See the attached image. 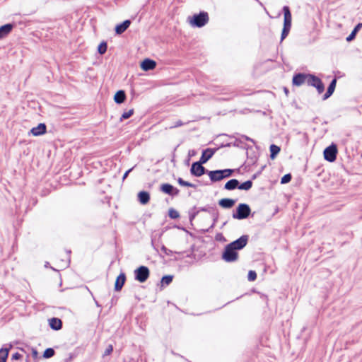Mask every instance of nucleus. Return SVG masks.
<instances>
[{"mask_svg": "<svg viewBox=\"0 0 362 362\" xmlns=\"http://www.w3.org/2000/svg\"><path fill=\"white\" fill-rule=\"evenodd\" d=\"M107 43L105 42H102L98 47V52L100 54H105L107 51Z\"/></svg>", "mask_w": 362, "mask_h": 362, "instance_id": "32", "label": "nucleus"}, {"mask_svg": "<svg viewBox=\"0 0 362 362\" xmlns=\"http://www.w3.org/2000/svg\"><path fill=\"white\" fill-rule=\"evenodd\" d=\"M291 174H286L284 175L282 177H281V184H286V183H288L291 180Z\"/></svg>", "mask_w": 362, "mask_h": 362, "instance_id": "35", "label": "nucleus"}, {"mask_svg": "<svg viewBox=\"0 0 362 362\" xmlns=\"http://www.w3.org/2000/svg\"><path fill=\"white\" fill-rule=\"evenodd\" d=\"M133 168H130L127 171H126V173L124 174L123 177H122V179L124 180L127 177L129 173L132 170Z\"/></svg>", "mask_w": 362, "mask_h": 362, "instance_id": "43", "label": "nucleus"}, {"mask_svg": "<svg viewBox=\"0 0 362 362\" xmlns=\"http://www.w3.org/2000/svg\"><path fill=\"white\" fill-rule=\"evenodd\" d=\"M241 138L243 139L246 140V141H251L252 144H255V141L252 139H251V138H250V137H248V136H247L245 135H241Z\"/></svg>", "mask_w": 362, "mask_h": 362, "instance_id": "41", "label": "nucleus"}, {"mask_svg": "<svg viewBox=\"0 0 362 362\" xmlns=\"http://www.w3.org/2000/svg\"><path fill=\"white\" fill-rule=\"evenodd\" d=\"M247 279L250 281H253L257 279V274L255 271L250 270L248 272Z\"/></svg>", "mask_w": 362, "mask_h": 362, "instance_id": "36", "label": "nucleus"}, {"mask_svg": "<svg viewBox=\"0 0 362 362\" xmlns=\"http://www.w3.org/2000/svg\"><path fill=\"white\" fill-rule=\"evenodd\" d=\"M362 28V23H358L356 25V26L354 28L351 34L346 37V41L350 42L352 40H354L356 37V33L358 32V30Z\"/></svg>", "mask_w": 362, "mask_h": 362, "instance_id": "25", "label": "nucleus"}, {"mask_svg": "<svg viewBox=\"0 0 362 362\" xmlns=\"http://www.w3.org/2000/svg\"><path fill=\"white\" fill-rule=\"evenodd\" d=\"M235 203V200L229 199V198H224L221 199L218 202V204L225 209H230L234 206Z\"/></svg>", "mask_w": 362, "mask_h": 362, "instance_id": "20", "label": "nucleus"}, {"mask_svg": "<svg viewBox=\"0 0 362 362\" xmlns=\"http://www.w3.org/2000/svg\"><path fill=\"white\" fill-rule=\"evenodd\" d=\"M112 351H113V346L112 345H109L107 347V349H105L104 355L105 356L109 355L112 353Z\"/></svg>", "mask_w": 362, "mask_h": 362, "instance_id": "38", "label": "nucleus"}, {"mask_svg": "<svg viewBox=\"0 0 362 362\" xmlns=\"http://www.w3.org/2000/svg\"><path fill=\"white\" fill-rule=\"evenodd\" d=\"M232 173L233 170L224 169L207 171V175H209L211 181L215 182L220 181L224 178L229 177L231 175Z\"/></svg>", "mask_w": 362, "mask_h": 362, "instance_id": "2", "label": "nucleus"}, {"mask_svg": "<svg viewBox=\"0 0 362 362\" xmlns=\"http://www.w3.org/2000/svg\"><path fill=\"white\" fill-rule=\"evenodd\" d=\"M8 349L2 348L0 349V362H6L8 357Z\"/></svg>", "mask_w": 362, "mask_h": 362, "instance_id": "28", "label": "nucleus"}, {"mask_svg": "<svg viewBox=\"0 0 362 362\" xmlns=\"http://www.w3.org/2000/svg\"><path fill=\"white\" fill-rule=\"evenodd\" d=\"M177 180V182L179 183V185H180L181 186H184V187H194L195 188L196 187V185L191 183V182H187V181H185L181 177H178V179Z\"/></svg>", "mask_w": 362, "mask_h": 362, "instance_id": "30", "label": "nucleus"}, {"mask_svg": "<svg viewBox=\"0 0 362 362\" xmlns=\"http://www.w3.org/2000/svg\"><path fill=\"white\" fill-rule=\"evenodd\" d=\"M200 211H208V209H207L206 208L204 207V208H202V209H200Z\"/></svg>", "mask_w": 362, "mask_h": 362, "instance_id": "44", "label": "nucleus"}, {"mask_svg": "<svg viewBox=\"0 0 362 362\" xmlns=\"http://www.w3.org/2000/svg\"><path fill=\"white\" fill-rule=\"evenodd\" d=\"M198 213H199V211H194L189 212V220L192 221L196 217V216L198 214Z\"/></svg>", "mask_w": 362, "mask_h": 362, "instance_id": "40", "label": "nucleus"}, {"mask_svg": "<svg viewBox=\"0 0 362 362\" xmlns=\"http://www.w3.org/2000/svg\"><path fill=\"white\" fill-rule=\"evenodd\" d=\"M248 240L249 236L247 235H243L236 240L228 244V245L230 246L233 249H234L236 251L240 250L246 246Z\"/></svg>", "mask_w": 362, "mask_h": 362, "instance_id": "8", "label": "nucleus"}, {"mask_svg": "<svg viewBox=\"0 0 362 362\" xmlns=\"http://www.w3.org/2000/svg\"><path fill=\"white\" fill-rule=\"evenodd\" d=\"M54 350L52 348H47L45 349L43 354V357L45 358H49L52 357L54 355Z\"/></svg>", "mask_w": 362, "mask_h": 362, "instance_id": "31", "label": "nucleus"}, {"mask_svg": "<svg viewBox=\"0 0 362 362\" xmlns=\"http://www.w3.org/2000/svg\"><path fill=\"white\" fill-rule=\"evenodd\" d=\"M239 181L237 179H231L228 180L224 186V188L227 190H233L238 188Z\"/></svg>", "mask_w": 362, "mask_h": 362, "instance_id": "23", "label": "nucleus"}, {"mask_svg": "<svg viewBox=\"0 0 362 362\" xmlns=\"http://www.w3.org/2000/svg\"><path fill=\"white\" fill-rule=\"evenodd\" d=\"M161 250L166 255H168V256H171L173 253V252L169 249H168L167 247H165L164 245L162 246L161 247Z\"/></svg>", "mask_w": 362, "mask_h": 362, "instance_id": "37", "label": "nucleus"}, {"mask_svg": "<svg viewBox=\"0 0 362 362\" xmlns=\"http://www.w3.org/2000/svg\"><path fill=\"white\" fill-rule=\"evenodd\" d=\"M222 259L226 262H234L238 259V253L227 245L222 253Z\"/></svg>", "mask_w": 362, "mask_h": 362, "instance_id": "4", "label": "nucleus"}, {"mask_svg": "<svg viewBox=\"0 0 362 362\" xmlns=\"http://www.w3.org/2000/svg\"><path fill=\"white\" fill-rule=\"evenodd\" d=\"M215 151L216 150L212 148H206L204 150L199 159L201 163H206L214 156Z\"/></svg>", "mask_w": 362, "mask_h": 362, "instance_id": "13", "label": "nucleus"}, {"mask_svg": "<svg viewBox=\"0 0 362 362\" xmlns=\"http://www.w3.org/2000/svg\"><path fill=\"white\" fill-rule=\"evenodd\" d=\"M47 127L45 124L40 123L37 127H33L30 130V133L35 136H40L46 133Z\"/></svg>", "mask_w": 362, "mask_h": 362, "instance_id": "14", "label": "nucleus"}, {"mask_svg": "<svg viewBox=\"0 0 362 362\" xmlns=\"http://www.w3.org/2000/svg\"><path fill=\"white\" fill-rule=\"evenodd\" d=\"M156 66L155 61L150 59H145L141 64V67L144 71H149L153 69Z\"/></svg>", "mask_w": 362, "mask_h": 362, "instance_id": "15", "label": "nucleus"}, {"mask_svg": "<svg viewBox=\"0 0 362 362\" xmlns=\"http://www.w3.org/2000/svg\"><path fill=\"white\" fill-rule=\"evenodd\" d=\"M134 113V110L132 109V110H129V111L127 112H124L122 115V117L120 118V120H123V119H128Z\"/></svg>", "mask_w": 362, "mask_h": 362, "instance_id": "34", "label": "nucleus"}, {"mask_svg": "<svg viewBox=\"0 0 362 362\" xmlns=\"http://www.w3.org/2000/svg\"><path fill=\"white\" fill-rule=\"evenodd\" d=\"M209 21V15L206 12L202 11L199 14H195L191 21V23L198 28H201L206 25Z\"/></svg>", "mask_w": 362, "mask_h": 362, "instance_id": "5", "label": "nucleus"}, {"mask_svg": "<svg viewBox=\"0 0 362 362\" xmlns=\"http://www.w3.org/2000/svg\"><path fill=\"white\" fill-rule=\"evenodd\" d=\"M160 189L163 193L171 196H177L180 193V190L178 189L168 183L162 184L160 187Z\"/></svg>", "mask_w": 362, "mask_h": 362, "instance_id": "11", "label": "nucleus"}, {"mask_svg": "<svg viewBox=\"0 0 362 362\" xmlns=\"http://www.w3.org/2000/svg\"><path fill=\"white\" fill-rule=\"evenodd\" d=\"M252 186V182L247 180L242 184H238V189L242 190H249Z\"/></svg>", "mask_w": 362, "mask_h": 362, "instance_id": "27", "label": "nucleus"}, {"mask_svg": "<svg viewBox=\"0 0 362 362\" xmlns=\"http://www.w3.org/2000/svg\"><path fill=\"white\" fill-rule=\"evenodd\" d=\"M13 25L11 23L0 27V40L6 37L12 30Z\"/></svg>", "mask_w": 362, "mask_h": 362, "instance_id": "18", "label": "nucleus"}, {"mask_svg": "<svg viewBox=\"0 0 362 362\" xmlns=\"http://www.w3.org/2000/svg\"><path fill=\"white\" fill-rule=\"evenodd\" d=\"M200 161L194 162L192 163L190 169V173L192 175L200 177L205 173H207V170L202 165Z\"/></svg>", "mask_w": 362, "mask_h": 362, "instance_id": "10", "label": "nucleus"}, {"mask_svg": "<svg viewBox=\"0 0 362 362\" xmlns=\"http://www.w3.org/2000/svg\"><path fill=\"white\" fill-rule=\"evenodd\" d=\"M173 276L166 275L161 279L162 286H168L173 281Z\"/></svg>", "mask_w": 362, "mask_h": 362, "instance_id": "29", "label": "nucleus"}, {"mask_svg": "<svg viewBox=\"0 0 362 362\" xmlns=\"http://www.w3.org/2000/svg\"><path fill=\"white\" fill-rule=\"evenodd\" d=\"M336 84H337V79L334 78L331 81V83H329V87H328V88L327 90V92L323 95V100L327 99L328 98H329L332 95V93L334 91V89H335V87H336Z\"/></svg>", "mask_w": 362, "mask_h": 362, "instance_id": "22", "label": "nucleus"}, {"mask_svg": "<svg viewBox=\"0 0 362 362\" xmlns=\"http://www.w3.org/2000/svg\"><path fill=\"white\" fill-rule=\"evenodd\" d=\"M126 281V276L124 273H121L117 278L115 284V290L116 291H120Z\"/></svg>", "mask_w": 362, "mask_h": 362, "instance_id": "16", "label": "nucleus"}, {"mask_svg": "<svg viewBox=\"0 0 362 362\" xmlns=\"http://www.w3.org/2000/svg\"><path fill=\"white\" fill-rule=\"evenodd\" d=\"M270 157L271 158L274 159L276 155L279 153L280 151V147H279L278 146L275 145V144H272L270 146Z\"/></svg>", "mask_w": 362, "mask_h": 362, "instance_id": "26", "label": "nucleus"}, {"mask_svg": "<svg viewBox=\"0 0 362 362\" xmlns=\"http://www.w3.org/2000/svg\"><path fill=\"white\" fill-rule=\"evenodd\" d=\"M23 357L22 354H19L18 352H16L12 355V360H18Z\"/></svg>", "mask_w": 362, "mask_h": 362, "instance_id": "39", "label": "nucleus"}, {"mask_svg": "<svg viewBox=\"0 0 362 362\" xmlns=\"http://www.w3.org/2000/svg\"><path fill=\"white\" fill-rule=\"evenodd\" d=\"M307 84L316 88L320 94L325 90V86L320 78L314 75L308 74Z\"/></svg>", "mask_w": 362, "mask_h": 362, "instance_id": "7", "label": "nucleus"}, {"mask_svg": "<svg viewBox=\"0 0 362 362\" xmlns=\"http://www.w3.org/2000/svg\"><path fill=\"white\" fill-rule=\"evenodd\" d=\"M49 325L54 330H59L62 327V322L60 319L52 317L49 320Z\"/></svg>", "mask_w": 362, "mask_h": 362, "instance_id": "19", "label": "nucleus"}, {"mask_svg": "<svg viewBox=\"0 0 362 362\" xmlns=\"http://www.w3.org/2000/svg\"><path fill=\"white\" fill-rule=\"evenodd\" d=\"M168 215L169 216L173 219H176L180 217L179 212L174 209H170L168 211Z\"/></svg>", "mask_w": 362, "mask_h": 362, "instance_id": "33", "label": "nucleus"}, {"mask_svg": "<svg viewBox=\"0 0 362 362\" xmlns=\"http://www.w3.org/2000/svg\"><path fill=\"white\" fill-rule=\"evenodd\" d=\"M126 99V95L124 90H118L116 94L115 95L114 100L116 103L121 104Z\"/></svg>", "mask_w": 362, "mask_h": 362, "instance_id": "24", "label": "nucleus"}, {"mask_svg": "<svg viewBox=\"0 0 362 362\" xmlns=\"http://www.w3.org/2000/svg\"><path fill=\"white\" fill-rule=\"evenodd\" d=\"M251 212V209L247 204H240L237 207L235 213L233 214V218L242 220L247 218Z\"/></svg>", "mask_w": 362, "mask_h": 362, "instance_id": "3", "label": "nucleus"}, {"mask_svg": "<svg viewBox=\"0 0 362 362\" xmlns=\"http://www.w3.org/2000/svg\"><path fill=\"white\" fill-rule=\"evenodd\" d=\"M284 19V28L281 33V41L284 40L288 35L291 28L292 16L289 9V7L284 6L283 8Z\"/></svg>", "mask_w": 362, "mask_h": 362, "instance_id": "1", "label": "nucleus"}, {"mask_svg": "<svg viewBox=\"0 0 362 362\" xmlns=\"http://www.w3.org/2000/svg\"><path fill=\"white\" fill-rule=\"evenodd\" d=\"M337 154V148L334 144L329 146L324 151V158L329 162H334L336 160Z\"/></svg>", "mask_w": 362, "mask_h": 362, "instance_id": "9", "label": "nucleus"}, {"mask_svg": "<svg viewBox=\"0 0 362 362\" xmlns=\"http://www.w3.org/2000/svg\"><path fill=\"white\" fill-rule=\"evenodd\" d=\"M183 124V123L182 122V121L179 120V121H177L175 122V124L171 127V128H174V127H180Z\"/></svg>", "mask_w": 362, "mask_h": 362, "instance_id": "42", "label": "nucleus"}, {"mask_svg": "<svg viewBox=\"0 0 362 362\" xmlns=\"http://www.w3.org/2000/svg\"><path fill=\"white\" fill-rule=\"evenodd\" d=\"M138 199L141 204H146L150 200V194L148 192L141 191L138 194Z\"/></svg>", "mask_w": 362, "mask_h": 362, "instance_id": "21", "label": "nucleus"}, {"mask_svg": "<svg viewBox=\"0 0 362 362\" xmlns=\"http://www.w3.org/2000/svg\"><path fill=\"white\" fill-rule=\"evenodd\" d=\"M131 25V21L129 20H125L122 23L118 24L115 27V33L117 35L122 34Z\"/></svg>", "mask_w": 362, "mask_h": 362, "instance_id": "17", "label": "nucleus"}, {"mask_svg": "<svg viewBox=\"0 0 362 362\" xmlns=\"http://www.w3.org/2000/svg\"><path fill=\"white\" fill-rule=\"evenodd\" d=\"M308 74H296L293 77V84L296 86H300L308 81Z\"/></svg>", "mask_w": 362, "mask_h": 362, "instance_id": "12", "label": "nucleus"}, {"mask_svg": "<svg viewBox=\"0 0 362 362\" xmlns=\"http://www.w3.org/2000/svg\"><path fill=\"white\" fill-rule=\"evenodd\" d=\"M150 271L146 266H140L134 270V278L141 283L145 282L148 279Z\"/></svg>", "mask_w": 362, "mask_h": 362, "instance_id": "6", "label": "nucleus"}]
</instances>
